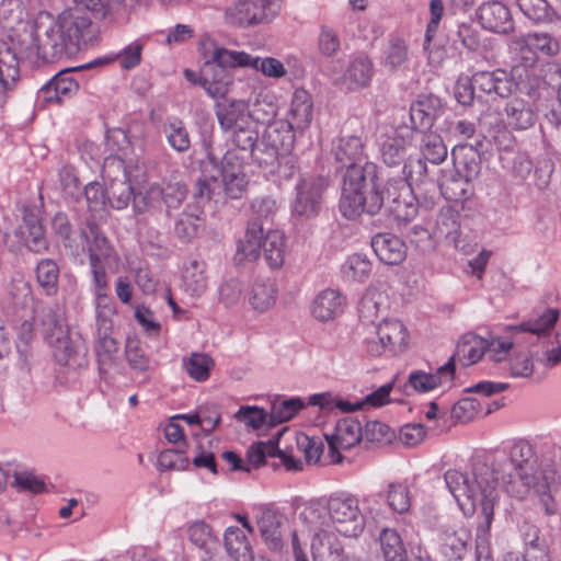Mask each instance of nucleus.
Listing matches in <instances>:
<instances>
[{
  "label": "nucleus",
  "mask_w": 561,
  "mask_h": 561,
  "mask_svg": "<svg viewBox=\"0 0 561 561\" xmlns=\"http://www.w3.org/2000/svg\"><path fill=\"white\" fill-rule=\"evenodd\" d=\"M363 150L362 139L356 136L340 138L333 148L335 160L347 169L340 199V211L347 219H357L363 214L375 215L383 204L378 167L374 162L359 165Z\"/></svg>",
  "instance_id": "nucleus-1"
},
{
  "label": "nucleus",
  "mask_w": 561,
  "mask_h": 561,
  "mask_svg": "<svg viewBox=\"0 0 561 561\" xmlns=\"http://www.w3.org/2000/svg\"><path fill=\"white\" fill-rule=\"evenodd\" d=\"M447 490L460 511L472 515L481 508V520L476 533V560L493 561L490 547V529L494 516V505L499 501L497 479L494 470L478 466L471 473L458 469H448L444 473Z\"/></svg>",
  "instance_id": "nucleus-2"
},
{
  "label": "nucleus",
  "mask_w": 561,
  "mask_h": 561,
  "mask_svg": "<svg viewBox=\"0 0 561 561\" xmlns=\"http://www.w3.org/2000/svg\"><path fill=\"white\" fill-rule=\"evenodd\" d=\"M298 519L350 538L360 536L365 529L358 497L345 491L308 501L302 505Z\"/></svg>",
  "instance_id": "nucleus-3"
},
{
  "label": "nucleus",
  "mask_w": 561,
  "mask_h": 561,
  "mask_svg": "<svg viewBox=\"0 0 561 561\" xmlns=\"http://www.w3.org/2000/svg\"><path fill=\"white\" fill-rule=\"evenodd\" d=\"M248 181L242 164L232 156L226 154L220 169L215 174H203L195 185L193 197L196 202L209 205L221 203L225 196L239 198L245 191Z\"/></svg>",
  "instance_id": "nucleus-4"
},
{
  "label": "nucleus",
  "mask_w": 561,
  "mask_h": 561,
  "mask_svg": "<svg viewBox=\"0 0 561 561\" xmlns=\"http://www.w3.org/2000/svg\"><path fill=\"white\" fill-rule=\"evenodd\" d=\"M313 118V102L308 91L296 89L293 93L287 124L270 126L264 137L270 146V157L276 160L279 154L288 152L294 144V133H304L311 125Z\"/></svg>",
  "instance_id": "nucleus-5"
},
{
  "label": "nucleus",
  "mask_w": 561,
  "mask_h": 561,
  "mask_svg": "<svg viewBox=\"0 0 561 561\" xmlns=\"http://www.w3.org/2000/svg\"><path fill=\"white\" fill-rule=\"evenodd\" d=\"M199 51L204 62L198 84L210 98H225L232 84V76L227 68H240L227 54H238L240 50L220 47L210 37H205L199 43Z\"/></svg>",
  "instance_id": "nucleus-6"
},
{
  "label": "nucleus",
  "mask_w": 561,
  "mask_h": 561,
  "mask_svg": "<svg viewBox=\"0 0 561 561\" xmlns=\"http://www.w3.org/2000/svg\"><path fill=\"white\" fill-rule=\"evenodd\" d=\"M102 176L106 184L108 205L117 210L125 209L136 192L134 182L144 176V168L138 160L126 161L117 156L104 160Z\"/></svg>",
  "instance_id": "nucleus-7"
},
{
  "label": "nucleus",
  "mask_w": 561,
  "mask_h": 561,
  "mask_svg": "<svg viewBox=\"0 0 561 561\" xmlns=\"http://www.w3.org/2000/svg\"><path fill=\"white\" fill-rule=\"evenodd\" d=\"M38 317L43 336L51 348L54 358L61 365L69 364L78 352L79 337L71 336L66 319L57 310L43 308Z\"/></svg>",
  "instance_id": "nucleus-8"
},
{
  "label": "nucleus",
  "mask_w": 561,
  "mask_h": 561,
  "mask_svg": "<svg viewBox=\"0 0 561 561\" xmlns=\"http://www.w3.org/2000/svg\"><path fill=\"white\" fill-rule=\"evenodd\" d=\"M222 129L233 133V142L242 150H253L259 131L253 128L249 113V103L244 100H231L217 106L216 111Z\"/></svg>",
  "instance_id": "nucleus-9"
},
{
  "label": "nucleus",
  "mask_w": 561,
  "mask_h": 561,
  "mask_svg": "<svg viewBox=\"0 0 561 561\" xmlns=\"http://www.w3.org/2000/svg\"><path fill=\"white\" fill-rule=\"evenodd\" d=\"M279 12L278 0H236L224 14L228 25L250 27L271 22Z\"/></svg>",
  "instance_id": "nucleus-10"
},
{
  "label": "nucleus",
  "mask_w": 561,
  "mask_h": 561,
  "mask_svg": "<svg viewBox=\"0 0 561 561\" xmlns=\"http://www.w3.org/2000/svg\"><path fill=\"white\" fill-rule=\"evenodd\" d=\"M90 25V19L79 9L66 10L46 30L48 44L55 53H62L72 46H78L83 31Z\"/></svg>",
  "instance_id": "nucleus-11"
},
{
  "label": "nucleus",
  "mask_w": 561,
  "mask_h": 561,
  "mask_svg": "<svg viewBox=\"0 0 561 561\" xmlns=\"http://www.w3.org/2000/svg\"><path fill=\"white\" fill-rule=\"evenodd\" d=\"M327 181L322 176H307L296 184V196L291 203L294 216L310 219L319 215Z\"/></svg>",
  "instance_id": "nucleus-12"
},
{
  "label": "nucleus",
  "mask_w": 561,
  "mask_h": 561,
  "mask_svg": "<svg viewBox=\"0 0 561 561\" xmlns=\"http://www.w3.org/2000/svg\"><path fill=\"white\" fill-rule=\"evenodd\" d=\"M379 190L383 195V204L387 203L388 211L398 222L407 224L413 220L417 215V204L411 195L410 188L403 180H391Z\"/></svg>",
  "instance_id": "nucleus-13"
},
{
  "label": "nucleus",
  "mask_w": 561,
  "mask_h": 561,
  "mask_svg": "<svg viewBox=\"0 0 561 561\" xmlns=\"http://www.w3.org/2000/svg\"><path fill=\"white\" fill-rule=\"evenodd\" d=\"M413 136V129L408 126L399 127L391 130L390 134L380 136L378 147L382 161L389 167H396L403 162Z\"/></svg>",
  "instance_id": "nucleus-14"
},
{
  "label": "nucleus",
  "mask_w": 561,
  "mask_h": 561,
  "mask_svg": "<svg viewBox=\"0 0 561 561\" xmlns=\"http://www.w3.org/2000/svg\"><path fill=\"white\" fill-rule=\"evenodd\" d=\"M455 378L454 357L435 371L412 370L407 386L419 393H426L437 388H449Z\"/></svg>",
  "instance_id": "nucleus-15"
},
{
  "label": "nucleus",
  "mask_w": 561,
  "mask_h": 561,
  "mask_svg": "<svg viewBox=\"0 0 561 561\" xmlns=\"http://www.w3.org/2000/svg\"><path fill=\"white\" fill-rule=\"evenodd\" d=\"M236 519L242 527L230 526L226 529V550L234 561H253L254 553L248 539V535H252L254 528L249 519L243 515L237 514Z\"/></svg>",
  "instance_id": "nucleus-16"
},
{
  "label": "nucleus",
  "mask_w": 561,
  "mask_h": 561,
  "mask_svg": "<svg viewBox=\"0 0 561 561\" xmlns=\"http://www.w3.org/2000/svg\"><path fill=\"white\" fill-rule=\"evenodd\" d=\"M363 436L360 423L352 417L342 419L331 434H325L332 461L341 460L340 449H348L357 445Z\"/></svg>",
  "instance_id": "nucleus-17"
},
{
  "label": "nucleus",
  "mask_w": 561,
  "mask_h": 561,
  "mask_svg": "<svg viewBox=\"0 0 561 561\" xmlns=\"http://www.w3.org/2000/svg\"><path fill=\"white\" fill-rule=\"evenodd\" d=\"M346 307V297L337 289L321 290L312 300L310 312L320 322H329L340 317Z\"/></svg>",
  "instance_id": "nucleus-18"
},
{
  "label": "nucleus",
  "mask_w": 561,
  "mask_h": 561,
  "mask_svg": "<svg viewBox=\"0 0 561 561\" xmlns=\"http://www.w3.org/2000/svg\"><path fill=\"white\" fill-rule=\"evenodd\" d=\"M478 19L483 28L506 34L514 28L510 9L501 1H488L479 7Z\"/></svg>",
  "instance_id": "nucleus-19"
},
{
  "label": "nucleus",
  "mask_w": 561,
  "mask_h": 561,
  "mask_svg": "<svg viewBox=\"0 0 561 561\" xmlns=\"http://www.w3.org/2000/svg\"><path fill=\"white\" fill-rule=\"evenodd\" d=\"M256 524L267 548L273 551L280 550L284 546L282 529L284 515L273 507L262 506L260 516L256 517Z\"/></svg>",
  "instance_id": "nucleus-20"
},
{
  "label": "nucleus",
  "mask_w": 561,
  "mask_h": 561,
  "mask_svg": "<svg viewBox=\"0 0 561 561\" xmlns=\"http://www.w3.org/2000/svg\"><path fill=\"white\" fill-rule=\"evenodd\" d=\"M526 64L515 65L512 68L510 78L514 84V90L533 95L546 83L541 77V69L537 65L536 56L525 57Z\"/></svg>",
  "instance_id": "nucleus-21"
},
{
  "label": "nucleus",
  "mask_w": 561,
  "mask_h": 561,
  "mask_svg": "<svg viewBox=\"0 0 561 561\" xmlns=\"http://www.w3.org/2000/svg\"><path fill=\"white\" fill-rule=\"evenodd\" d=\"M440 551L450 559H461L471 541V531L461 524L446 527L439 535Z\"/></svg>",
  "instance_id": "nucleus-22"
},
{
  "label": "nucleus",
  "mask_w": 561,
  "mask_h": 561,
  "mask_svg": "<svg viewBox=\"0 0 561 561\" xmlns=\"http://www.w3.org/2000/svg\"><path fill=\"white\" fill-rule=\"evenodd\" d=\"M472 84L476 89L501 98L510 96L514 91V84L510 73L502 69L494 71H478L472 76Z\"/></svg>",
  "instance_id": "nucleus-23"
},
{
  "label": "nucleus",
  "mask_w": 561,
  "mask_h": 561,
  "mask_svg": "<svg viewBox=\"0 0 561 561\" xmlns=\"http://www.w3.org/2000/svg\"><path fill=\"white\" fill-rule=\"evenodd\" d=\"M230 60H233L240 68H251L260 71L263 76L271 79H280L287 75L284 64L274 57H257L247 51L240 50L238 54H227Z\"/></svg>",
  "instance_id": "nucleus-24"
},
{
  "label": "nucleus",
  "mask_w": 561,
  "mask_h": 561,
  "mask_svg": "<svg viewBox=\"0 0 561 561\" xmlns=\"http://www.w3.org/2000/svg\"><path fill=\"white\" fill-rule=\"evenodd\" d=\"M79 89V84L72 75L71 69L57 73L39 91L41 96L47 103H61L72 98Z\"/></svg>",
  "instance_id": "nucleus-25"
},
{
  "label": "nucleus",
  "mask_w": 561,
  "mask_h": 561,
  "mask_svg": "<svg viewBox=\"0 0 561 561\" xmlns=\"http://www.w3.org/2000/svg\"><path fill=\"white\" fill-rule=\"evenodd\" d=\"M376 334L380 335L389 355H396L404 351L408 344L409 333L404 324L397 319H383L375 323Z\"/></svg>",
  "instance_id": "nucleus-26"
},
{
  "label": "nucleus",
  "mask_w": 561,
  "mask_h": 561,
  "mask_svg": "<svg viewBox=\"0 0 561 561\" xmlns=\"http://www.w3.org/2000/svg\"><path fill=\"white\" fill-rule=\"evenodd\" d=\"M193 199L195 198L193 197ZM206 208L209 209V205H204L196 201L187 205L175 221V234L185 241L195 238L204 225Z\"/></svg>",
  "instance_id": "nucleus-27"
},
{
  "label": "nucleus",
  "mask_w": 561,
  "mask_h": 561,
  "mask_svg": "<svg viewBox=\"0 0 561 561\" xmlns=\"http://www.w3.org/2000/svg\"><path fill=\"white\" fill-rule=\"evenodd\" d=\"M371 247L376 255L385 264H399L407 255L405 243L392 233L376 234L371 240Z\"/></svg>",
  "instance_id": "nucleus-28"
},
{
  "label": "nucleus",
  "mask_w": 561,
  "mask_h": 561,
  "mask_svg": "<svg viewBox=\"0 0 561 561\" xmlns=\"http://www.w3.org/2000/svg\"><path fill=\"white\" fill-rule=\"evenodd\" d=\"M278 287L275 279L256 278L248 293V301L253 310L266 312L272 309L277 300Z\"/></svg>",
  "instance_id": "nucleus-29"
},
{
  "label": "nucleus",
  "mask_w": 561,
  "mask_h": 561,
  "mask_svg": "<svg viewBox=\"0 0 561 561\" xmlns=\"http://www.w3.org/2000/svg\"><path fill=\"white\" fill-rule=\"evenodd\" d=\"M163 186L150 183L134 193L133 209L136 215L154 216L162 209Z\"/></svg>",
  "instance_id": "nucleus-30"
},
{
  "label": "nucleus",
  "mask_w": 561,
  "mask_h": 561,
  "mask_svg": "<svg viewBox=\"0 0 561 561\" xmlns=\"http://www.w3.org/2000/svg\"><path fill=\"white\" fill-rule=\"evenodd\" d=\"M373 76L371 60L365 55H357L348 64L342 77V84L348 90H358L367 87Z\"/></svg>",
  "instance_id": "nucleus-31"
},
{
  "label": "nucleus",
  "mask_w": 561,
  "mask_h": 561,
  "mask_svg": "<svg viewBox=\"0 0 561 561\" xmlns=\"http://www.w3.org/2000/svg\"><path fill=\"white\" fill-rule=\"evenodd\" d=\"M19 75L15 54L5 43H0V106L7 102L8 92L14 87Z\"/></svg>",
  "instance_id": "nucleus-32"
},
{
  "label": "nucleus",
  "mask_w": 561,
  "mask_h": 561,
  "mask_svg": "<svg viewBox=\"0 0 561 561\" xmlns=\"http://www.w3.org/2000/svg\"><path fill=\"white\" fill-rule=\"evenodd\" d=\"M245 102L249 103L253 128L257 129V125H266V130L270 126L277 124L273 123L277 115V105L272 95L260 92Z\"/></svg>",
  "instance_id": "nucleus-33"
},
{
  "label": "nucleus",
  "mask_w": 561,
  "mask_h": 561,
  "mask_svg": "<svg viewBox=\"0 0 561 561\" xmlns=\"http://www.w3.org/2000/svg\"><path fill=\"white\" fill-rule=\"evenodd\" d=\"M262 251L268 266L280 268L285 263L287 253L286 237L280 230L263 231Z\"/></svg>",
  "instance_id": "nucleus-34"
},
{
  "label": "nucleus",
  "mask_w": 561,
  "mask_h": 561,
  "mask_svg": "<svg viewBox=\"0 0 561 561\" xmlns=\"http://www.w3.org/2000/svg\"><path fill=\"white\" fill-rule=\"evenodd\" d=\"M559 320V311L554 308H545L534 313L529 319L522 322L516 329L519 332H528L536 336H549Z\"/></svg>",
  "instance_id": "nucleus-35"
},
{
  "label": "nucleus",
  "mask_w": 561,
  "mask_h": 561,
  "mask_svg": "<svg viewBox=\"0 0 561 561\" xmlns=\"http://www.w3.org/2000/svg\"><path fill=\"white\" fill-rule=\"evenodd\" d=\"M262 239V225H257L255 221L251 222L247 228L244 238L238 242L234 260L239 264L245 261H255L260 256Z\"/></svg>",
  "instance_id": "nucleus-36"
},
{
  "label": "nucleus",
  "mask_w": 561,
  "mask_h": 561,
  "mask_svg": "<svg viewBox=\"0 0 561 561\" xmlns=\"http://www.w3.org/2000/svg\"><path fill=\"white\" fill-rule=\"evenodd\" d=\"M486 348L488 340L473 333H467L458 342L456 354L453 357L463 366H470L482 358Z\"/></svg>",
  "instance_id": "nucleus-37"
},
{
  "label": "nucleus",
  "mask_w": 561,
  "mask_h": 561,
  "mask_svg": "<svg viewBox=\"0 0 561 561\" xmlns=\"http://www.w3.org/2000/svg\"><path fill=\"white\" fill-rule=\"evenodd\" d=\"M95 353L101 373L107 374L118 366V342L111 335L96 334Z\"/></svg>",
  "instance_id": "nucleus-38"
},
{
  "label": "nucleus",
  "mask_w": 561,
  "mask_h": 561,
  "mask_svg": "<svg viewBox=\"0 0 561 561\" xmlns=\"http://www.w3.org/2000/svg\"><path fill=\"white\" fill-rule=\"evenodd\" d=\"M387 309L386 295L375 287L366 289L359 302V317L364 322L375 324L379 316Z\"/></svg>",
  "instance_id": "nucleus-39"
},
{
  "label": "nucleus",
  "mask_w": 561,
  "mask_h": 561,
  "mask_svg": "<svg viewBox=\"0 0 561 561\" xmlns=\"http://www.w3.org/2000/svg\"><path fill=\"white\" fill-rule=\"evenodd\" d=\"M513 43L522 49L526 48L531 56H535L534 51H539L545 56H554L560 49L558 41L546 33L516 36Z\"/></svg>",
  "instance_id": "nucleus-40"
},
{
  "label": "nucleus",
  "mask_w": 561,
  "mask_h": 561,
  "mask_svg": "<svg viewBox=\"0 0 561 561\" xmlns=\"http://www.w3.org/2000/svg\"><path fill=\"white\" fill-rule=\"evenodd\" d=\"M439 101L433 98H425L411 105L410 118L414 129L425 130L432 127L437 116Z\"/></svg>",
  "instance_id": "nucleus-41"
},
{
  "label": "nucleus",
  "mask_w": 561,
  "mask_h": 561,
  "mask_svg": "<svg viewBox=\"0 0 561 561\" xmlns=\"http://www.w3.org/2000/svg\"><path fill=\"white\" fill-rule=\"evenodd\" d=\"M341 276L346 282H365L371 272V262L362 253H353L346 257L340 268Z\"/></svg>",
  "instance_id": "nucleus-42"
},
{
  "label": "nucleus",
  "mask_w": 561,
  "mask_h": 561,
  "mask_svg": "<svg viewBox=\"0 0 561 561\" xmlns=\"http://www.w3.org/2000/svg\"><path fill=\"white\" fill-rule=\"evenodd\" d=\"M87 252L89 254L90 265H105L115 254L114 249L107 239L99 233L94 228L90 229V236H87Z\"/></svg>",
  "instance_id": "nucleus-43"
},
{
  "label": "nucleus",
  "mask_w": 561,
  "mask_h": 561,
  "mask_svg": "<svg viewBox=\"0 0 561 561\" xmlns=\"http://www.w3.org/2000/svg\"><path fill=\"white\" fill-rule=\"evenodd\" d=\"M379 542L385 561H408L404 543L396 529H382L379 535Z\"/></svg>",
  "instance_id": "nucleus-44"
},
{
  "label": "nucleus",
  "mask_w": 561,
  "mask_h": 561,
  "mask_svg": "<svg viewBox=\"0 0 561 561\" xmlns=\"http://www.w3.org/2000/svg\"><path fill=\"white\" fill-rule=\"evenodd\" d=\"M507 124L516 129H527L533 126L536 115L533 108L522 99H514L505 106Z\"/></svg>",
  "instance_id": "nucleus-45"
},
{
  "label": "nucleus",
  "mask_w": 561,
  "mask_h": 561,
  "mask_svg": "<svg viewBox=\"0 0 561 561\" xmlns=\"http://www.w3.org/2000/svg\"><path fill=\"white\" fill-rule=\"evenodd\" d=\"M162 131L172 149L178 152H185L190 149L191 139L184 123L176 118H169L162 128Z\"/></svg>",
  "instance_id": "nucleus-46"
},
{
  "label": "nucleus",
  "mask_w": 561,
  "mask_h": 561,
  "mask_svg": "<svg viewBox=\"0 0 561 561\" xmlns=\"http://www.w3.org/2000/svg\"><path fill=\"white\" fill-rule=\"evenodd\" d=\"M307 404L318 407L321 411L332 412L339 410L343 413H351L358 411V404H352L351 401L344 400L332 392H321L311 394L308 398Z\"/></svg>",
  "instance_id": "nucleus-47"
},
{
  "label": "nucleus",
  "mask_w": 561,
  "mask_h": 561,
  "mask_svg": "<svg viewBox=\"0 0 561 561\" xmlns=\"http://www.w3.org/2000/svg\"><path fill=\"white\" fill-rule=\"evenodd\" d=\"M183 367L192 379L203 382L209 378L214 362L206 354L193 353L183 359Z\"/></svg>",
  "instance_id": "nucleus-48"
},
{
  "label": "nucleus",
  "mask_w": 561,
  "mask_h": 561,
  "mask_svg": "<svg viewBox=\"0 0 561 561\" xmlns=\"http://www.w3.org/2000/svg\"><path fill=\"white\" fill-rule=\"evenodd\" d=\"M59 268L53 260H42L36 267V279L47 295L57 293Z\"/></svg>",
  "instance_id": "nucleus-49"
},
{
  "label": "nucleus",
  "mask_w": 561,
  "mask_h": 561,
  "mask_svg": "<svg viewBox=\"0 0 561 561\" xmlns=\"http://www.w3.org/2000/svg\"><path fill=\"white\" fill-rule=\"evenodd\" d=\"M460 224L458 216L453 210L442 211L436 220L435 236L444 238L448 242L456 243L459 237Z\"/></svg>",
  "instance_id": "nucleus-50"
},
{
  "label": "nucleus",
  "mask_w": 561,
  "mask_h": 561,
  "mask_svg": "<svg viewBox=\"0 0 561 561\" xmlns=\"http://www.w3.org/2000/svg\"><path fill=\"white\" fill-rule=\"evenodd\" d=\"M184 284L187 291L193 296H201L207 287V277L205 275L204 263L193 261L186 267L184 275Z\"/></svg>",
  "instance_id": "nucleus-51"
},
{
  "label": "nucleus",
  "mask_w": 561,
  "mask_h": 561,
  "mask_svg": "<svg viewBox=\"0 0 561 561\" xmlns=\"http://www.w3.org/2000/svg\"><path fill=\"white\" fill-rule=\"evenodd\" d=\"M408 60L409 51L407 43L399 38L391 41L385 51L383 66L394 71L405 66Z\"/></svg>",
  "instance_id": "nucleus-52"
},
{
  "label": "nucleus",
  "mask_w": 561,
  "mask_h": 561,
  "mask_svg": "<svg viewBox=\"0 0 561 561\" xmlns=\"http://www.w3.org/2000/svg\"><path fill=\"white\" fill-rule=\"evenodd\" d=\"M387 504L394 513L408 512L411 506L408 486L403 483H390L387 491Z\"/></svg>",
  "instance_id": "nucleus-53"
},
{
  "label": "nucleus",
  "mask_w": 561,
  "mask_h": 561,
  "mask_svg": "<svg viewBox=\"0 0 561 561\" xmlns=\"http://www.w3.org/2000/svg\"><path fill=\"white\" fill-rule=\"evenodd\" d=\"M96 334L112 333L113 317L116 314V307L112 299L94 300Z\"/></svg>",
  "instance_id": "nucleus-54"
},
{
  "label": "nucleus",
  "mask_w": 561,
  "mask_h": 561,
  "mask_svg": "<svg viewBox=\"0 0 561 561\" xmlns=\"http://www.w3.org/2000/svg\"><path fill=\"white\" fill-rule=\"evenodd\" d=\"M517 5L525 16L536 23L549 21L553 14L546 0H517Z\"/></svg>",
  "instance_id": "nucleus-55"
},
{
  "label": "nucleus",
  "mask_w": 561,
  "mask_h": 561,
  "mask_svg": "<svg viewBox=\"0 0 561 561\" xmlns=\"http://www.w3.org/2000/svg\"><path fill=\"white\" fill-rule=\"evenodd\" d=\"M142 49V43L139 41H134L127 45L119 54L106 57L103 60L100 59L96 62L107 64L114 61L115 59H119L122 68L133 69L140 64Z\"/></svg>",
  "instance_id": "nucleus-56"
},
{
  "label": "nucleus",
  "mask_w": 561,
  "mask_h": 561,
  "mask_svg": "<svg viewBox=\"0 0 561 561\" xmlns=\"http://www.w3.org/2000/svg\"><path fill=\"white\" fill-rule=\"evenodd\" d=\"M421 150L424 158L434 164L442 163L447 157L446 146L442 138L435 134L423 136Z\"/></svg>",
  "instance_id": "nucleus-57"
},
{
  "label": "nucleus",
  "mask_w": 561,
  "mask_h": 561,
  "mask_svg": "<svg viewBox=\"0 0 561 561\" xmlns=\"http://www.w3.org/2000/svg\"><path fill=\"white\" fill-rule=\"evenodd\" d=\"M306 403L300 398H291L284 400L278 404H274L271 419L275 423H284L291 420Z\"/></svg>",
  "instance_id": "nucleus-58"
},
{
  "label": "nucleus",
  "mask_w": 561,
  "mask_h": 561,
  "mask_svg": "<svg viewBox=\"0 0 561 561\" xmlns=\"http://www.w3.org/2000/svg\"><path fill=\"white\" fill-rule=\"evenodd\" d=\"M234 416L253 430L262 428L268 417L267 413L262 408L251 405L241 407Z\"/></svg>",
  "instance_id": "nucleus-59"
},
{
  "label": "nucleus",
  "mask_w": 561,
  "mask_h": 561,
  "mask_svg": "<svg viewBox=\"0 0 561 561\" xmlns=\"http://www.w3.org/2000/svg\"><path fill=\"white\" fill-rule=\"evenodd\" d=\"M84 195L88 207L92 213L105 210L107 202V191L100 183H89L84 188Z\"/></svg>",
  "instance_id": "nucleus-60"
},
{
  "label": "nucleus",
  "mask_w": 561,
  "mask_h": 561,
  "mask_svg": "<svg viewBox=\"0 0 561 561\" xmlns=\"http://www.w3.org/2000/svg\"><path fill=\"white\" fill-rule=\"evenodd\" d=\"M508 370L512 377H529L534 371V363L528 352H514L508 359Z\"/></svg>",
  "instance_id": "nucleus-61"
},
{
  "label": "nucleus",
  "mask_w": 561,
  "mask_h": 561,
  "mask_svg": "<svg viewBox=\"0 0 561 561\" xmlns=\"http://www.w3.org/2000/svg\"><path fill=\"white\" fill-rule=\"evenodd\" d=\"M297 447L304 453L308 463H316L323 453V443L320 438L301 434L297 437Z\"/></svg>",
  "instance_id": "nucleus-62"
},
{
  "label": "nucleus",
  "mask_w": 561,
  "mask_h": 561,
  "mask_svg": "<svg viewBox=\"0 0 561 561\" xmlns=\"http://www.w3.org/2000/svg\"><path fill=\"white\" fill-rule=\"evenodd\" d=\"M277 446L274 442H257L252 444L247 451V460L253 467L261 466L267 456H274Z\"/></svg>",
  "instance_id": "nucleus-63"
},
{
  "label": "nucleus",
  "mask_w": 561,
  "mask_h": 561,
  "mask_svg": "<svg viewBox=\"0 0 561 561\" xmlns=\"http://www.w3.org/2000/svg\"><path fill=\"white\" fill-rule=\"evenodd\" d=\"M125 353L126 359L133 369L138 371H146L149 369L150 360L140 348L138 341L128 340Z\"/></svg>",
  "instance_id": "nucleus-64"
}]
</instances>
